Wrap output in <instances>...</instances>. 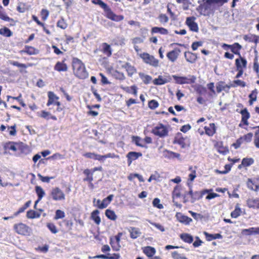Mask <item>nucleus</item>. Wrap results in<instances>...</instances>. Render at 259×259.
<instances>
[{
    "mask_svg": "<svg viewBox=\"0 0 259 259\" xmlns=\"http://www.w3.org/2000/svg\"><path fill=\"white\" fill-rule=\"evenodd\" d=\"M9 63H10V64L13 65L14 66H17L18 67H22V68H26L27 67V66L26 65H25L24 64L20 63L17 61L10 60Z\"/></svg>",
    "mask_w": 259,
    "mask_h": 259,
    "instance_id": "46",
    "label": "nucleus"
},
{
    "mask_svg": "<svg viewBox=\"0 0 259 259\" xmlns=\"http://www.w3.org/2000/svg\"><path fill=\"white\" fill-rule=\"evenodd\" d=\"M51 116V113L49 112H47L46 111H42L41 112V114L39 115L41 117H42L45 119L48 120L50 119V117Z\"/></svg>",
    "mask_w": 259,
    "mask_h": 259,
    "instance_id": "54",
    "label": "nucleus"
},
{
    "mask_svg": "<svg viewBox=\"0 0 259 259\" xmlns=\"http://www.w3.org/2000/svg\"><path fill=\"white\" fill-rule=\"evenodd\" d=\"M140 56L145 63L155 67L158 66L159 61L155 58L154 56L145 53L141 54Z\"/></svg>",
    "mask_w": 259,
    "mask_h": 259,
    "instance_id": "5",
    "label": "nucleus"
},
{
    "mask_svg": "<svg viewBox=\"0 0 259 259\" xmlns=\"http://www.w3.org/2000/svg\"><path fill=\"white\" fill-rule=\"evenodd\" d=\"M35 192L38 196V201H40L45 195V192L43 189L38 186L35 187Z\"/></svg>",
    "mask_w": 259,
    "mask_h": 259,
    "instance_id": "31",
    "label": "nucleus"
},
{
    "mask_svg": "<svg viewBox=\"0 0 259 259\" xmlns=\"http://www.w3.org/2000/svg\"><path fill=\"white\" fill-rule=\"evenodd\" d=\"M158 103L155 100H151L148 103L149 107L151 109H154L158 107Z\"/></svg>",
    "mask_w": 259,
    "mask_h": 259,
    "instance_id": "51",
    "label": "nucleus"
},
{
    "mask_svg": "<svg viewBox=\"0 0 259 259\" xmlns=\"http://www.w3.org/2000/svg\"><path fill=\"white\" fill-rule=\"evenodd\" d=\"M223 47H227L231 49V51L235 54L238 55L239 56L240 55L239 51L241 49L242 47L238 43H235L233 45H229L227 44H224Z\"/></svg>",
    "mask_w": 259,
    "mask_h": 259,
    "instance_id": "12",
    "label": "nucleus"
},
{
    "mask_svg": "<svg viewBox=\"0 0 259 259\" xmlns=\"http://www.w3.org/2000/svg\"><path fill=\"white\" fill-rule=\"evenodd\" d=\"M255 227L245 229L242 230V233H247L248 235L255 234Z\"/></svg>",
    "mask_w": 259,
    "mask_h": 259,
    "instance_id": "53",
    "label": "nucleus"
},
{
    "mask_svg": "<svg viewBox=\"0 0 259 259\" xmlns=\"http://www.w3.org/2000/svg\"><path fill=\"white\" fill-rule=\"evenodd\" d=\"M42 18L44 20L47 19L49 16V12L47 10L42 9L41 11Z\"/></svg>",
    "mask_w": 259,
    "mask_h": 259,
    "instance_id": "63",
    "label": "nucleus"
},
{
    "mask_svg": "<svg viewBox=\"0 0 259 259\" xmlns=\"http://www.w3.org/2000/svg\"><path fill=\"white\" fill-rule=\"evenodd\" d=\"M247 187L253 191H259V184H257L255 180L249 179L247 182Z\"/></svg>",
    "mask_w": 259,
    "mask_h": 259,
    "instance_id": "17",
    "label": "nucleus"
},
{
    "mask_svg": "<svg viewBox=\"0 0 259 259\" xmlns=\"http://www.w3.org/2000/svg\"><path fill=\"white\" fill-rule=\"evenodd\" d=\"M0 34L5 37H10L13 35V32L7 27L0 29Z\"/></svg>",
    "mask_w": 259,
    "mask_h": 259,
    "instance_id": "32",
    "label": "nucleus"
},
{
    "mask_svg": "<svg viewBox=\"0 0 259 259\" xmlns=\"http://www.w3.org/2000/svg\"><path fill=\"white\" fill-rule=\"evenodd\" d=\"M237 60L239 61V64L240 65L242 69L246 68L247 61L246 59L242 57L241 55L239 56V58L236 59L235 61Z\"/></svg>",
    "mask_w": 259,
    "mask_h": 259,
    "instance_id": "38",
    "label": "nucleus"
},
{
    "mask_svg": "<svg viewBox=\"0 0 259 259\" xmlns=\"http://www.w3.org/2000/svg\"><path fill=\"white\" fill-rule=\"evenodd\" d=\"M253 136V134L251 133H248L247 134L244 135L242 137L243 140L246 143H249L251 142L252 140V138Z\"/></svg>",
    "mask_w": 259,
    "mask_h": 259,
    "instance_id": "44",
    "label": "nucleus"
},
{
    "mask_svg": "<svg viewBox=\"0 0 259 259\" xmlns=\"http://www.w3.org/2000/svg\"><path fill=\"white\" fill-rule=\"evenodd\" d=\"M152 33H160L161 34H168V30L162 27H154L152 28Z\"/></svg>",
    "mask_w": 259,
    "mask_h": 259,
    "instance_id": "28",
    "label": "nucleus"
},
{
    "mask_svg": "<svg viewBox=\"0 0 259 259\" xmlns=\"http://www.w3.org/2000/svg\"><path fill=\"white\" fill-rule=\"evenodd\" d=\"M240 113L242 115V122L245 125H248V122L247 121V119L250 117V114L248 112L246 108H244L240 111Z\"/></svg>",
    "mask_w": 259,
    "mask_h": 259,
    "instance_id": "22",
    "label": "nucleus"
},
{
    "mask_svg": "<svg viewBox=\"0 0 259 259\" xmlns=\"http://www.w3.org/2000/svg\"><path fill=\"white\" fill-rule=\"evenodd\" d=\"M48 101L47 104L48 106H50L52 104H54V103L57 100H59V97L57 96L53 92L49 91L48 93Z\"/></svg>",
    "mask_w": 259,
    "mask_h": 259,
    "instance_id": "18",
    "label": "nucleus"
},
{
    "mask_svg": "<svg viewBox=\"0 0 259 259\" xmlns=\"http://www.w3.org/2000/svg\"><path fill=\"white\" fill-rule=\"evenodd\" d=\"M172 257L174 259H188L180 251H175L171 253Z\"/></svg>",
    "mask_w": 259,
    "mask_h": 259,
    "instance_id": "30",
    "label": "nucleus"
},
{
    "mask_svg": "<svg viewBox=\"0 0 259 259\" xmlns=\"http://www.w3.org/2000/svg\"><path fill=\"white\" fill-rule=\"evenodd\" d=\"M37 50H36L33 47H29L27 49L26 52L27 54L29 55H33L36 54V52Z\"/></svg>",
    "mask_w": 259,
    "mask_h": 259,
    "instance_id": "59",
    "label": "nucleus"
},
{
    "mask_svg": "<svg viewBox=\"0 0 259 259\" xmlns=\"http://www.w3.org/2000/svg\"><path fill=\"white\" fill-rule=\"evenodd\" d=\"M202 198V194L200 193V192L196 191L194 192L193 194V196L192 197L191 202H194L196 200H199V199Z\"/></svg>",
    "mask_w": 259,
    "mask_h": 259,
    "instance_id": "42",
    "label": "nucleus"
},
{
    "mask_svg": "<svg viewBox=\"0 0 259 259\" xmlns=\"http://www.w3.org/2000/svg\"><path fill=\"white\" fill-rule=\"evenodd\" d=\"M225 85H224L222 82H220L217 86V91L218 93H221L222 91L225 90Z\"/></svg>",
    "mask_w": 259,
    "mask_h": 259,
    "instance_id": "56",
    "label": "nucleus"
},
{
    "mask_svg": "<svg viewBox=\"0 0 259 259\" xmlns=\"http://www.w3.org/2000/svg\"><path fill=\"white\" fill-rule=\"evenodd\" d=\"M164 152L167 153L168 154V156L170 158H177L178 159H180V156H181V155L179 153L174 152L172 151H168L167 150H165L164 151Z\"/></svg>",
    "mask_w": 259,
    "mask_h": 259,
    "instance_id": "41",
    "label": "nucleus"
},
{
    "mask_svg": "<svg viewBox=\"0 0 259 259\" xmlns=\"http://www.w3.org/2000/svg\"><path fill=\"white\" fill-rule=\"evenodd\" d=\"M130 233V236L133 239H136L140 236L141 232L139 229L134 227H131L128 229Z\"/></svg>",
    "mask_w": 259,
    "mask_h": 259,
    "instance_id": "20",
    "label": "nucleus"
},
{
    "mask_svg": "<svg viewBox=\"0 0 259 259\" xmlns=\"http://www.w3.org/2000/svg\"><path fill=\"white\" fill-rule=\"evenodd\" d=\"M106 216L110 220L114 221L116 219L117 216L114 211L110 209H107L105 211Z\"/></svg>",
    "mask_w": 259,
    "mask_h": 259,
    "instance_id": "36",
    "label": "nucleus"
},
{
    "mask_svg": "<svg viewBox=\"0 0 259 259\" xmlns=\"http://www.w3.org/2000/svg\"><path fill=\"white\" fill-rule=\"evenodd\" d=\"M73 71L75 75L79 78L84 79L88 76L83 63L78 59L75 58L73 61Z\"/></svg>",
    "mask_w": 259,
    "mask_h": 259,
    "instance_id": "2",
    "label": "nucleus"
},
{
    "mask_svg": "<svg viewBox=\"0 0 259 259\" xmlns=\"http://www.w3.org/2000/svg\"><path fill=\"white\" fill-rule=\"evenodd\" d=\"M139 76L142 79L143 81L146 84L149 83L152 80V77L150 76L145 74L143 73H140Z\"/></svg>",
    "mask_w": 259,
    "mask_h": 259,
    "instance_id": "37",
    "label": "nucleus"
},
{
    "mask_svg": "<svg viewBox=\"0 0 259 259\" xmlns=\"http://www.w3.org/2000/svg\"><path fill=\"white\" fill-rule=\"evenodd\" d=\"M218 196H219V195L217 193H211L208 194V195L206 197V199L208 200H210Z\"/></svg>",
    "mask_w": 259,
    "mask_h": 259,
    "instance_id": "61",
    "label": "nucleus"
},
{
    "mask_svg": "<svg viewBox=\"0 0 259 259\" xmlns=\"http://www.w3.org/2000/svg\"><path fill=\"white\" fill-rule=\"evenodd\" d=\"M171 78L169 76L159 75L157 78L153 80V83L155 85H162L170 81Z\"/></svg>",
    "mask_w": 259,
    "mask_h": 259,
    "instance_id": "10",
    "label": "nucleus"
},
{
    "mask_svg": "<svg viewBox=\"0 0 259 259\" xmlns=\"http://www.w3.org/2000/svg\"><path fill=\"white\" fill-rule=\"evenodd\" d=\"M254 36V34L245 35L243 36V39L248 42H253Z\"/></svg>",
    "mask_w": 259,
    "mask_h": 259,
    "instance_id": "55",
    "label": "nucleus"
},
{
    "mask_svg": "<svg viewBox=\"0 0 259 259\" xmlns=\"http://www.w3.org/2000/svg\"><path fill=\"white\" fill-rule=\"evenodd\" d=\"M122 67L126 70L128 74V75L130 76H132V75L134 74H135L137 71V70L135 68V67L132 66V65L130 64V63L127 62L122 65Z\"/></svg>",
    "mask_w": 259,
    "mask_h": 259,
    "instance_id": "16",
    "label": "nucleus"
},
{
    "mask_svg": "<svg viewBox=\"0 0 259 259\" xmlns=\"http://www.w3.org/2000/svg\"><path fill=\"white\" fill-rule=\"evenodd\" d=\"M241 212V208H240L239 204H237L235 206L234 210L231 212V216L232 218H237L240 215Z\"/></svg>",
    "mask_w": 259,
    "mask_h": 259,
    "instance_id": "35",
    "label": "nucleus"
},
{
    "mask_svg": "<svg viewBox=\"0 0 259 259\" xmlns=\"http://www.w3.org/2000/svg\"><path fill=\"white\" fill-rule=\"evenodd\" d=\"M180 52L181 51L179 49H176L167 53L166 56L169 61L174 62L178 59Z\"/></svg>",
    "mask_w": 259,
    "mask_h": 259,
    "instance_id": "9",
    "label": "nucleus"
},
{
    "mask_svg": "<svg viewBox=\"0 0 259 259\" xmlns=\"http://www.w3.org/2000/svg\"><path fill=\"white\" fill-rule=\"evenodd\" d=\"M254 162L252 158H244L242 159L241 164L238 166L239 168H241L242 166L246 167L251 165Z\"/></svg>",
    "mask_w": 259,
    "mask_h": 259,
    "instance_id": "24",
    "label": "nucleus"
},
{
    "mask_svg": "<svg viewBox=\"0 0 259 259\" xmlns=\"http://www.w3.org/2000/svg\"><path fill=\"white\" fill-rule=\"evenodd\" d=\"M51 196L55 201L63 200L65 198L64 192L58 187H55L52 189Z\"/></svg>",
    "mask_w": 259,
    "mask_h": 259,
    "instance_id": "6",
    "label": "nucleus"
},
{
    "mask_svg": "<svg viewBox=\"0 0 259 259\" xmlns=\"http://www.w3.org/2000/svg\"><path fill=\"white\" fill-rule=\"evenodd\" d=\"M172 77L178 83L185 84L189 83L188 79L186 77H179L176 75H173Z\"/></svg>",
    "mask_w": 259,
    "mask_h": 259,
    "instance_id": "33",
    "label": "nucleus"
},
{
    "mask_svg": "<svg viewBox=\"0 0 259 259\" xmlns=\"http://www.w3.org/2000/svg\"><path fill=\"white\" fill-rule=\"evenodd\" d=\"M235 65L236 66L237 69L238 71V73L236 75V77L239 78L242 75L243 70V69H241V67L240 65L239 64L238 60H237L235 61Z\"/></svg>",
    "mask_w": 259,
    "mask_h": 259,
    "instance_id": "40",
    "label": "nucleus"
},
{
    "mask_svg": "<svg viewBox=\"0 0 259 259\" xmlns=\"http://www.w3.org/2000/svg\"><path fill=\"white\" fill-rule=\"evenodd\" d=\"M26 217L30 219L39 218L40 217V213L33 210H29L27 212Z\"/></svg>",
    "mask_w": 259,
    "mask_h": 259,
    "instance_id": "26",
    "label": "nucleus"
},
{
    "mask_svg": "<svg viewBox=\"0 0 259 259\" xmlns=\"http://www.w3.org/2000/svg\"><path fill=\"white\" fill-rule=\"evenodd\" d=\"M65 217V213L63 211H62L60 209H58L56 211V214L55 217V219L56 220H58L60 219H62Z\"/></svg>",
    "mask_w": 259,
    "mask_h": 259,
    "instance_id": "43",
    "label": "nucleus"
},
{
    "mask_svg": "<svg viewBox=\"0 0 259 259\" xmlns=\"http://www.w3.org/2000/svg\"><path fill=\"white\" fill-rule=\"evenodd\" d=\"M99 211L95 210L91 213V218L97 225H99L101 223V219L99 216Z\"/></svg>",
    "mask_w": 259,
    "mask_h": 259,
    "instance_id": "25",
    "label": "nucleus"
},
{
    "mask_svg": "<svg viewBox=\"0 0 259 259\" xmlns=\"http://www.w3.org/2000/svg\"><path fill=\"white\" fill-rule=\"evenodd\" d=\"M159 19L161 23H165L168 21V18L165 14H161L159 16Z\"/></svg>",
    "mask_w": 259,
    "mask_h": 259,
    "instance_id": "50",
    "label": "nucleus"
},
{
    "mask_svg": "<svg viewBox=\"0 0 259 259\" xmlns=\"http://www.w3.org/2000/svg\"><path fill=\"white\" fill-rule=\"evenodd\" d=\"M176 217L177 220L181 223H184L186 225L189 224L190 222L192 221V220L185 215H184L182 213L180 212L177 213Z\"/></svg>",
    "mask_w": 259,
    "mask_h": 259,
    "instance_id": "14",
    "label": "nucleus"
},
{
    "mask_svg": "<svg viewBox=\"0 0 259 259\" xmlns=\"http://www.w3.org/2000/svg\"><path fill=\"white\" fill-rule=\"evenodd\" d=\"M143 251L148 256L151 257L155 254V249L151 246H146L144 248Z\"/></svg>",
    "mask_w": 259,
    "mask_h": 259,
    "instance_id": "29",
    "label": "nucleus"
},
{
    "mask_svg": "<svg viewBox=\"0 0 259 259\" xmlns=\"http://www.w3.org/2000/svg\"><path fill=\"white\" fill-rule=\"evenodd\" d=\"M108 259H119L120 257V255L119 254L114 253L112 255L108 254Z\"/></svg>",
    "mask_w": 259,
    "mask_h": 259,
    "instance_id": "64",
    "label": "nucleus"
},
{
    "mask_svg": "<svg viewBox=\"0 0 259 259\" xmlns=\"http://www.w3.org/2000/svg\"><path fill=\"white\" fill-rule=\"evenodd\" d=\"M142 156V154L141 152H130L126 155L127 158L128 165H130L132 163V161L137 159L140 157Z\"/></svg>",
    "mask_w": 259,
    "mask_h": 259,
    "instance_id": "11",
    "label": "nucleus"
},
{
    "mask_svg": "<svg viewBox=\"0 0 259 259\" xmlns=\"http://www.w3.org/2000/svg\"><path fill=\"white\" fill-rule=\"evenodd\" d=\"M234 83L235 85L237 86H241L242 87H244L246 85V83L244 81H242L241 80H235L234 81Z\"/></svg>",
    "mask_w": 259,
    "mask_h": 259,
    "instance_id": "57",
    "label": "nucleus"
},
{
    "mask_svg": "<svg viewBox=\"0 0 259 259\" xmlns=\"http://www.w3.org/2000/svg\"><path fill=\"white\" fill-rule=\"evenodd\" d=\"M153 205L159 209H162L163 208V206L160 203V200L159 198H154L152 202Z\"/></svg>",
    "mask_w": 259,
    "mask_h": 259,
    "instance_id": "39",
    "label": "nucleus"
},
{
    "mask_svg": "<svg viewBox=\"0 0 259 259\" xmlns=\"http://www.w3.org/2000/svg\"><path fill=\"white\" fill-rule=\"evenodd\" d=\"M195 18L193 17L187 18L186 23L191 31L197 32L198 27L197 24L194 21Z\"/></svg>",
    "mask_w": 259,
    "mask_h": 259,
    "instance_id": "7",
    "label": "nucleus"
},
{
    "mask_svg": "<svg viewBox=\"0 0 259 259\" xmlns=\"http://www.w3.org/2000/svg\"><path fill=\"white\" fill-rule=\"evenodd\" d=\"M181 238L185 242L191 243L193 242V237L190 234L184 233L181 235Z\"/></svg>",
    "mask_w": 259,
    "mask_h": 259,
    "instance_id": "34",
    "label": "nucleus"
},
{
    "mask_svg": "<svg viewBox=\"0 0 259 259\" xmlns=\"http://www.w3.org/2000/svg\"><path fill=\"white\" fill-rule=\"evenodd\" d=\"M109 203L107 201V200L105 198L102 201V203L100 204V209H103L106 208Z\"/></svg>",
    "mask_w": 259,
    "mask_h": 259,
    "instance_id": "60",
    "label": "nucleus"
},
{
    "mask_svg": "<svg viewBox=\"0 0 259 259\" xmlns=\"http://www.w3.org/2000/svg\"><path fill=\"white\" fill-rule=\"evenodd\" d=\"M152 132L159 137H164L168 135L167 127L161 123H159L152 129Z\"/></svg>",
    "mask_w": 259,
    "mask_h": 259,
    "instance_id": "4",
    "label": "nucleus"
},
{
    "mask_svg": "<svg viewBox=\"0 0 259 259\" xmlns=\"http://www.w3.org/2000/svg\"><path fill=\"white\" fill-rule=\"evenodd\" d=\"M18 147L19 145L17 143L12 142L6 143L4 146L5 150H11L14 152L17 150Z\"/></svg>",
    "mask_w": 259,
    "mask_h": 259,
    "instance_id": "19",
    "label": "nucleus"
},
{
    "mask_svg": "<svg viewBox=\"0 0 259 259\" xmlns=\"http://www.w3.org/2000/svg\"><path fill=\"white\" fill-rule=\"evenodd\" d=\"M184 138H179L175 140V143L180 145L182 148H185L189 146L188 141Z\"/></svg>",
    "mask_w": 259,
    "mask_h": 259,
    "instance_id": "23",
    "label": "nucleus"
},
{
    "mask_svg": "<svg viewBox=\"0 0 259 259\" xmlns=\"http://www.w3.org/2000/svg\"><path fill=\"white\" fill-rule=\"evenodd\" d=\"M54 69L59 72L66 71L68 69V67L63 62H58L54 67Z\"/></svg>",
    "mask_w": 259,
    "mask_h": 259,
    "instance_id": "21",
    "label": "nucleus"
},
{
    "mask_svg": "<svg viewBox=\"0 0 259 259\" xmlns=\"http://www.w3.org/2000/svg\"><path fill=\"white\" fill-rule=\"evenodd\" d=\"M149 222L152 225L155 226L157 229L159 230L161 232H164L165 231L164 228L163 226L160 225V224L153 223L150 221H149Z\"/></svg>",
    "mask_w": 259,
    "mask_h": 259,
    "instance_id": "49",
    "label": "nucleus"
},
{
    "mask_svg": "<svg viewBox=\"0 0 259 259\" xmlns=\"http://www.w3.org/2000/svg\"><path fill=\"white\" fill-rule=\"evenodd\" d=\"M204 2L203 7L205 9H210L212 5L215 4L223 5L227 3L228 0H203Z\"/></svg>",
    "mask_w": 259,
    "mask_h": 259,
    "instance_id": "8",
    "label": "nucleus"
},
{
    "mask_svg": "<svg viewBox=\"0 0 259 259\" xmlns=\"http://www.w3.org/2000/svg\"><path fill=\"white\" fill-rule=\"evenodd\" d=\"M38 177L42 182L46 183H49L50 180L54 178L53 177H44L40 174H38Z\"/></svg>",
    "mask_w": 259,
    "mask_h": 259,
    "instance_id": "48",
    "label": "nucleus"
},
{
    "mask_svg": "<svg viewBox=\"0 0 259 259\" xmlns=\"http://www.w3.org/2000/svg\"><path fill=\"white\" fill-rule=\"evenodd\" d=\"M14 229L17 234L22 235L29 236L31 233V229L22 223L15 224Z\"/></svg>",
    "mask_w": 259,
    "mask_h": 259,
    "instance_id": "3",
    "label": "nucleus"
},
{
    "mask_svg": "<svg viewBox=\"0 0 259 259\" xmlns=\"http://www.w3.org/2000/svg\"><path fill=\"white\" fill-rule=\"evenodd\" d=\"M57 26L58 27L65 29L67 27V23L64 21V19H62L60 20H59L57 22Z\"/></svg>",
    "mask_w": 259,
    "mask_h": 259,
    "instance_id": "45",
    "label": "nucleus"
},
{
    "mask_svg": "<svg viewBox=\"0 0 259 259\" xmlns=\"http://www.w3.org/2000/svg\"><path fill=\"white\" fill-rule=\"evenodd\" d=\"M184 57L187 61L190 63H194L197 59V55L190 52H186L184 53Z\"/></svg>",
    "mask_w": 259,
    "mask_h": 259,
    "instance_id": "15",
    "label": "nucleus"
},
{
    "mask_svg": "<svg viewBox=\"0 0 259 259\" xmlns=\"http://www.w3.org/2000/svg\"><path fill=\"white\" fill-rule=\"evenodd\" d=\"M92 2L96 5H99L101 7L104 9L106 13V16L114 21H120L124 19L122 15H117L115 14L111 10V9L103 1L101 0H93Z\"/></svg>",
    "mask_w": 259,
    "mask_h": 259,
    "instance_id": "1",
    "label": "nucleus"
},
{
    "mask_svg": "<svg viewBox=\"0 0 259 259\" xmlns=\"http://www.w3.org/2000/svg\"><path fill=\"white\" fill-rule=\"evenodd\" d=\"M205 134L208 136H212L216 132V127L213 123H210L208 126L204 127Z\"/></svg>",
    "mask_w": 259,
    "mask_h": 259,
    "instance_id": "13",
    "label": "nucleus"
},
{
    "mask_svg": "<svg viewBox=\"0 0 259 259\" xmlns=\"http://www.w3.org/2000/svg\"><path fill=\"white\" fill-rule=\"evenodd\" d=\"M203 45L202 41H195L192 44V49L193 51H196L199 47H201Z\"/></svg>",
    "mask_w": 259,
    "mask_h": 259,
    "instance_id": "47",
    "label": "nucleus"
},
{
    "mask_svg": "<svg viewBox=\"0 0 259 259\" xmlns=\"http://www.w3.org/2000/svg\"><path fill=\"white\" fill-rule=\"evenodd\" d=\"M47 227L53 233L56 234L58 232V230L53 224H48Z\"/></svg>",
    "mask_w": 259,
    "mask_h": 259,
    "instance_id": "52",
    "label": "nucleus"
},
{
    "mask_svg": "<svg viewBox=\"0 0 259 259\" xmlns=\"http://www.w3.org/2000/svg\"><path fill=\"white\" fill-rule=\"evenodd\" d=\"M189 212L193 217V218L196 220H198L199 218H202L201 215L200 214L197 213L192 211H189Z\"/></svg>",
    "mask_w": 259,
    "mask_h": 259,
    "instance_id": "62",
    "label": "nucleus"
},
{
    "mask_svg": "<svg viewBox=\"0 0 259 259\" xmlns=\"http://www.w3.org/2000/svg\"><path fill=\"white\" fill-rule=\"evenodd\" d=\"M103 51L105 55L109 57L112 54V50L110 46L107 43H103L102 44Z\"/></svg>",
    "mask_w": 259,
    "mask_h": 259,
    "instance_id": "27",
    "label": "nucleus"
},
{
    "mask_svg": "<svg viewBox=\"0 0 259 259\" xmlns=\"http://www.w3.org/2000/svg\"><path fill=\"white\" fill-rule=\"evenodd\" d=\"M0 19L6 21H9L11 20L8 16H7L4 13L0 11Z\"/></svg>",
    "mask_w": 259,
    "mask_h": 259,
    "instance_id": "58",
    "label": "nucleus"
}]
</instances>
